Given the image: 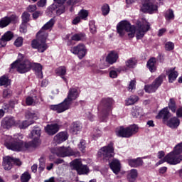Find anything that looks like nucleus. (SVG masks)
<instances>
[{
  "label": "nucleus",
  "instance_id": "53",
  "mask_svg": "<svg viewBox=\"0 0 182 182\" xmlns=\"http://www.w3.org/2000/svg\"><path fill=\"white\" fill-rule=\"evenodd\" d=\"M144 35H146V33H144V31L137 28L136 33V38L137 40L143 39V38H144Z\"/></svg>",
  "mask_w": 182,
  "mask_h": 182
},
{
  "label": "nucleus",
  "instance_id": "46",
  "mask_svg": "<svg viewBox=\"0 0 182 182\" xmlns=\"http://www.w3.org/2000/svg\"><path fill=\"white\" fill-rule=\"evenodd\" d=\"M138 29H139V31H143L146 33L149 32V31H150V25L139 24Z\"/></svg>",
  "mask_w": 182,
  "mask_h": 182
},
{
  "label": "nucleus",
  "instance_id": "62",
  "mask_svg": "<svg viewBox=\"0 0 182 182\" xmlns=\"http://www.w3.org/2000/svg\"><path fill=\"white\" fill-rule=\"evenodd\" d=\"M36 5H30L27 7L28 12H35L36 11Z\"/></svg>",
  "mask_w": 182,
  "mask_h": 182
},
{
  "label": "nucleus",
  "instance_id": "11",
  "mask_svg": "<svg viewBox=\"0 0 182 182\" xmlns=\"http://www.w3.org/2000/svg\"><path fill=\"white\" fill-rule=\"evenodd\" d=\"M141 9L144 14H153L159 9V6L154 4L151 0H144Z\"/></svg>",
  "mask_w": 182,
  "mask_h": 182
},
{
  "label": "nucleus",
  "instance_id": "3",
  "mask_svg": "<svg viewBox=\"0 0 182 182\" xmlns=\"http://www.w3.org/2000/svg\"><path fill=\"white\" fill-rule=\"evenodd\" d=\"M80 93L77 90V87H72L69 89L67 97L58 105H51L49 106V109L53 112L58 113H63L66 110L70 109L72 106V101L76 100L79 97Z\"/></svg>",
  "mask_w": 182,
  "mask_h": 182
},
{
  "label": "nucleus",
  "instance_id": "15",
  "mask_svg": "<svg viewBox=\"0 0 182 182\" xmlns=\"http://www.w3.org/2000/svg\"><path fill=\"white\" fill-rule=\"evenodd\" d=\"M31 48H33V49H37L38 52H40L41 53H43L49 46L47 43H43L38 40L34 39L31 41Z\"/></svg>",
  "mask_w": 182,
  "mask_h": 182
},
{
  "label": "nucleus",
  "instance_id": "39",
  "mask_svg": "<svg viewBox=\"0 0 182 182\" xmlns=\"http://www.w3.org/2000/svg\"><path fill=\"white\" fill-rule=\"evenodd\" d=\"M141 114V108H140V107H134L132 108V116H133V117L137 118V117L140 116Z\"/></svg>",
  "mask_w": 182,
  "mask_h": 182
},
{
  "label": "nucleus",
  "instance_id": "20",
  "mask_svg": "<svg viewBox=\"0 0 182 182\" xmlns=\"http://www.w3.org/2000/svg\"><path fill=\"white\" fill-rule=\"evenodd\" d=\"M14 38V33L12 31L6 32L0 38V48H5L6 46V43L9 42V41H12Z\"/></svg>",
  "mask_w": 182,
  "mask_h": 182
},
{
  "label": "nucleus",
  "instance_id": "18",
  "mask_svg": "<svg viewBox=\"0 0 182 182\" xmlns=\"http://www.w3.org/2000/svg\"><path fill=\"white\" fill-rule=\"evenodd\" d=\"M143 159H146V157H138L136 159H127V163L129 167H134V168H137L139 167H141L144 162L143 161Z\"/></svg>",
  "mask_w": 182,
  "mask_h": 182
},
{
  "label": "nucleus",
  "instance_id": "40",
  "mask_svg": "<svg viewBox=\"0 0 182 182\" xmlns=\"http://www.w3.org/2000/svg\"><path fill=\"white\" fill-rule=\"evenodd\" d=\"M56 75L58 76H65L66 75V67L61 66L55 70Z\"/></svg>",
  "mask_w": 182,
  "mask_h": 182
},
{
  "label": "nucleus",
  "instance_id": "51",
  "mask_svg": "<svg viewBox=\"0 0 182 182\" xmlns=\"http://www.w3.org/2000/svg\"><path fill=\"white\" fill-rule=\"evenodd\" d=\"M79 16L81 19L86 21L87 16H89V13L86 10H81L79 13Z\"/></svg>",
  "mask_w": 182,
  "mask_h": 182
},
{
  "label": "nucleus",
  "instance_id": "56",
  "mask_svg": "<svg viewBox=\"0 0 182 182\" xmlns=\"http://www.w3.org/2000/svg\"><path fill=\"white\" fill-rule=\"evenodd\" d=\"M174 152L178 154H181V153H182V142L176 146Z\"/></svg>",
  "mask_w": 182,
  "mask_h": 182
},
{
  "label": "nucleus",
  "instance_id": "16",
  "mask_svg": "<svg viewBox=\"0 0 182 182\" xmlns=\"http://www.w3.org/2000/svg\"><path fill=\"white\" fill-rule=\"evenodd\" d=\"M171 117V113H170L168 107H166L161 109L158 114L156 116V119H157L158 120H159L160 119H163L164 122H167Z\"/></svg>",
  "mask_w": 182,
  "mask_h": 182
},
{
  "label": "nucleus",
  "instance_id": "26",
  "mask_svg": "<svg viewBox=\"0 0 182 182\" xmlns=\"http://www.w3.org/2000/svg\"><path fill=\"white\" fill-rule=\"evenodd\" d=\"M156 63H157V59H156L154 57L151 58L146 63V67L149 68V70L151 72V73L157 70Z\"/></svg>",
  "mask_w": 182,
  "mask_h": 182
},
{
  "label": "nucleus",
  "instance_id": "52",
  "mask_svg": "<svg viewBox=\"0 0 182 182\" xmlns=\"http://www.w3.org/2000/svg\"><path fill=\"white\" fill-rule=\"evenodd\" d=\"M11 96H12V90H11L9 89H5L3 91V97L4 99H9V97H11Z\"/></svg>",
  "mask_w": 182,
  "mask_h": 182
},
{
  "label": "nucleus",
  "instance_id": "38",
  "mask_svg": "<svg viewBox=\"0 0 182 182\" xmlns=\"http://www.w3.org/2000/svg\"><path fill=\"white\" fill-rule=\"evenodd\" d=\"M101 11L103 16H107L110 12V6L107 4H104L101 7Z\"/></svg>",
  "mask_w": 182,
  "mask_h": 182
},
{
  "label": "nucleus",
  "instance_id": "54",
  "mask_svg": "<svg viewBox=\"0 0 182 182\" xmlns=\"http://www.w3.org/2000/svg\"><path fill=\"white\" fill-rule=\"evenodd\" d=\"M26 119H32L33 120H36V119H38L35 112H31L29 111L26 113Z\"/></svg>",
  "mask_w": 182,
  "mask_h": 182
},
{
  "label": "nucleus",
  "instance_id": "37",
  "mask_svg": "<svg viewBox=\"0 0 182 182\" xmlns=\"http://www.w3.org/2000/svg\"><path fill=\"white\" fill-rule=\"evenodd\" d=\"M53 25H55V19L51 18L48 22H47L41 28V31H48L52 28H53Z\"/></svg>",
  "mask_w": 182,
  "mask_h": 182
},
{
  "label": "nucleus",
  "instance_id": "31",
  "mask_svg": "<svg viewBox=\"0 0 182 182\" xmlns=\"http://www.w3.org/2000/svg\"><path fill=\"white\" fill-rule=\"evenodd\" d=\"M72 41L79 42L80 41H86V34L85 33H78L71 37Z\"/></svg>",
  "mask_w": 182,
  "mask_h": 182
},
{
  "label": "nucleus",
  "instance_id": "34",
  "mask_svg": "<svg viewBox=\"0 0 182 182\" xmlns=\"http://www.w3.org/2000/svg\"><path fill=\"white\" fill-rule=\"evenodd\" d=\"M11 85V80L6 75H3L0 77V86H5L8 87Z\"/></svg>",
  "mask_w": 182,
  "mask_h": 182
},
{
  "label": "nucleus",
  "instance_id": "36",
  "mask_svg": "<svg viewBox=\"0 0 182 182\" xmlns=\"http://www.w3.org/2000/svg\"><path fill=\"white\" fill-rule=\"evenodd\" d=\"M82 164H82V162L79 159H75L70 163V166L73 170H76L77 171Z\"/></svg>",
  "mask_w": 182,
  "mask_h": 182
},
{
  "label": "nucleus",
  "instance_id": "32",
  "mask_svg": "<svg viewBox=\"0 0 182 182\" xmlns=\"http://www.w3.org/2000/svg\"><path fill=\"white\" fill-rule=\"evenodd\" d=\"M90 170L89 169V166L87 165H82L79 169L77 171L78 176H85V174H89Z\"/></svg>",
  "mask_w": 182,
  "mask_h": 182
},
{
  "label": "nucleus",
  "instance_id": "59",
  "mask_svg": "<svg viewBox=\"0 0 182 182\" xmlns=\"http://www.w3.org/2000/svg\"><path fill=\"white\" fill-rule=\"evenodd\" d=\"M26 103L27 106H32V105H33V97H27L26 99Z\"/></svg>",
  "mask_w": 182,
  "mask_h": 182
},
{
  "label": "nucleus",
  "instance_id": "64",
  "mask_svg": "<svg viewBox=\"0 0 182 182\" xmlns=\"http://www.w3.org/2000/svg\"><path fill=\"white\" fill-rule=\"evenodd\" d=\"M80 19L82 18L80 16L75 17L72 21L73 25H77L80 22Z\"/></svg>",
  "mask_w": 182,
  "mask_h": 182
},
{
  "label": "nucleus",
  "instance_id": "33",
  "mask_svg": "<svg viewBox=\"0 0 182 182\" xmlns=\"http://www.w3.org/2000/svg\"><path fill=\"white\" fill-rule=\"evenodd\" d=\"M167 107L171 109L172 113H176L177 110V105L176 104L174 98H170Z\"/></svg>",
  "mask_w": 182,
  "mask_h": 182
},
{
  "label": "nucleus",
  "instance_id": "44",
  "mask_svg": "<svg viewBox=\"0 0 182 182\" xmlns=\"http://www.w3.org/2000/svg\"><path fill=\"white\" fill-rule=\"evenodd\" d=\"M165 19H166V21H171L173 19H174V11H173L172 9H169L168 11V13L165 14Z\"/></svg>",
  "mask_w": 182,
  "mask_h": 182
},
{
  "label": "nucleus",
  "instance_id": "61",
  "mask_svg": "<svg viewBox=\"0 0 182 182\" xmlns=\"http://www.w3.org/2000/svg\"><path fill=\"white\" fill-rule=\"evenodd\" d=\"M3 109L5 113H8V112H9V110L11 109V105H9V103H4Z\"/></svg>",
  "mask_w": 182,
  "mask_h": 182
},
{
  "label": "nucleus",
  "instance_id": "63",
  "mask_svg": "<svg viewBox=\"0 0 182 182\" xmlns=\"http://www.w3.org/2000/svg\"><path fill=\"white\" fill-rule=\"evenodd\" d=\"M15 164L16 166H22V161L19 159L13 158V166Z\"/></svg>",
  "mask_w": 182,
  "mask_h": 182
},
{
  "label": "nucleus",
  "instance_id": "45",
  "mask_svg": "<svg viewBox=\"0 0 182 182\" xmlns=\"http://www.w3.org/2000/svg\"><path fill=\"white\" fill-rule=\"evenodd\" d=\"M126 66L127 68H129V69H133L134 66H136V60L133 58H130L128 60L126 61Z\"/></svg>",
  "mask_w": 182,
  "mask_h": 182
},
{
  "label": "nucleus",
  "instance_id": "6",
  "mask_svg": "<svg viewBox=\"0 0 182 182\" xmlns=\"http://www.w3.org/2000/svg\"><path fill=\"white\" fill-rule=\"evenodd\" d=\"M166 75H160L156 77L151 85H146L144 86V90L146 93H155V92L159 89L161 85H163V80H164Z\"/></svg>",
  "mask_w": 182,
  "mask_h": 182
},
{
  "label": "nucleus",
  "instance_id": "8",
  "mask_svg": "<svg viewBox=\"0 0 182 182\" xmlns=\"http://www.w3.org/2000/svg\"><path fill=\"white\" fill-rule=\"evenodd\" d=\"M132 26L130 22L127 21V20L121 21L117 25V32L120 38H123L126 34V32H129V31H132Z\"/></svg>",
  "mask_w": 182,
  "mask_h": 182
},
{
  "label": "nucleus",
  "instance_id": "17",
  "mask_svg": "<svg viewBox=\"0 0 182 182\" xmlns=\"http://www.w3.org/2000/svg\"><path fill=\"white\" fill-rule=\"evenodd\" d=\"M68 139H69V134H68V132H60L54 136L53 141L56 144H61V143L66 141Z\"/></svg>",
  "mask_w": 182,
  "mask_h": 182
},
{
  "label": "nucleus",
  "instance_id": "12",
  "mask_svg": "<svg viewBox=\"0 0 182 182\" xmlns=\"http://www.w3.org/2000/svg\"><path fill=\"white\" fill-rule=\"evenodd\" d=\"M18 124V121L15 120L14 117H4L1 122V126L3 129L6 130H9L13 126H16Z\"/></svg>",
  "mask_w": 182,
  "mask_h": 182
},
{
  "label": "nucleus",
  "instance_id": "58",
  "mask_svg": "<svg viewBox=\"0 0 182 182\" xmlns=\"http://www.w3.org/2000/svg\"><path fill=\"white\" fill-rule=\"evenodd\" d=\"M128 89L130 92H132V90L134 89H136V80H132L130 81Z\"/></svg>",
  "mask_w": 182,
  "mask_h": 182
},
{
  "label": "nucleus",
  "instance_id": "14",
  "mask_svg": "<svg viewBox=\"0 0 182 182\" xmlns=\"http://www.w3.org/2000/svg\"><path fill=\"white\" fill-rule=\"evenodd\" d=\"M33 66V64L28 60L20 61V64L18 67V73H27V72H29L31 69H32V67Z\"/></svg>",
  "mask_w": 182,
  "mask_h": 182
},
{
  "label": "nucleus",
  "instance_id": "28",
  "mask_svg": "<svg viewBox=\"0 0 182 182\" xmlns=\"http://www.w3.org/2000/svg\"><path fill=\"white\" fill-rule=\"evenodd\" d=\"M82 130V124L80 122H74L70 126V132L73 134H77Z\"/></svg>",
  "mask_w": 182,
  "mask_h": 182
},
{
  "label": "nucleus",
  "instance_id": "48",
  "mask_svg": "<svg viewBox=\"0 0 182 182\" xmlns=\"http://www.w3.org/2000/svg\"><path fill=\"white\" fill-rule=\"evenodd\" d=\"M21 64V60L18 59L16 61L13 62L10 65V70L16 69L18 72V68H19V65Z\"/></svg>",
  "mask_w": 182,
  "mask_h": 182
},
{
  "label": "nucleus",
  "instance_id": "30",
  "mask_svg": "<svg viewBox=\"0 0 182 182\" xmlns=\"http://www.w3.org/2000/svg\"><path fill=\"white\" fill-rule=\"evenodd\" d=\"M48 33L41 30L37 33V39L41 43H46V39L48 38Z\"/></svg>",
  "mask_w": 182,
  "mask_h": 182
},
{
  "label": "nucleus",
  "instance_id": "7",
  "mask_svg": "<svg viewBox=\"0 0 182 182\" xmlns=\"http://www.w3.org/2000/svg\"><path fill=\"white\" fill-rule=\"evenodd\" d=\"M52 154H56L58 157H68L75 156V152L70 147H55L50 149Z\"/></svg>",
  "mask_w": 182,
  "mask_h": 182
},
{
  "label": "nucleus",
  "instance_id": "21",
  "mask_svg": "<svg viewBox=\"0 0 182 182\" xmlns=\"http://www.w3.org/2000/svg\"><path fill=\"white\" fill-rule=\"evenodd\" d=\"M117 59H119V54L117 52L112 50L107 55L105 61L109 65H113L117 62Z\"/></svg>",
  "mask_w": 182,
  "mask_h": 182
},
{
  "label": "nucleus",
  "instance_id": "50",
  "mask_svg": "<svg viewBox=\"0 0 182 182\" xmlns=\"http://www.w3.org/2000/svg\"><path fill=\"white\" fill-rule=\"evenodd\" d=\"M165 49L168 52H171V50H173L174 44L173 43V42H171V41L166 42L165 44Z\"/></svg>",
  "mask_w": 182,
  "mask_h": 182
},
{
  "label": "nucleus",
  "instance_id": "35",
  "mask_svg": "<svg viewBox=\"0 0 182 182\" xmlns=\"http://www.w3.org/2000/svg\"><path fill=\"white\" fill-rule=\"evenodd\" d=\"M33 121L28 122V121H23L20 122L19 121L17 122V124L16 126L18 127V129H26V127H29L31 124H33Z\"/></svg>",
  "mask_w": 182,
  "mask_h": 182
},
{
  "label": "nucleus",
  "instance_id": "43",
  "mask_svg": "<svg viewBox=\"0 0 182 182\" xmlns=\"http://www.w3.org/2000/svg\"><path fill=\"white\" fill-rule=\"evenodd\" d=\"M46 162L45 161V159L43 157L40 158L39 159V167H38V171L40 173H42L43 170H45Z\"/></svg>",
  "mask_w": 182,
  "mask_h": 182
},
{
  "label": "nucleus",
  "instance_id": "2",
  "mask_svg": "<svg viewBox=\"0 0 182 182\" xmlns=\"http://www.w3.org/2000/svg\"><path fill=\"white\" fill-rule=\"evenodd\" d=\"M113 142H110L107 146H103L100 149L97 154L99 157L103 159L104 161H108L111 170L114 174H119L122 168L120 161L114 159V147Z\"/></svg>",
  "mask_w": 182,
  "mask_h": 182
},
{
  "label": "nucleus",
  "instance_id": "49",
  "mask_svg": "<svg viewBox=\"0 0 182 182\" xmlns=\"http://www.w3.org/2000/svg\"><path fill=\"white\" fill-rule=\"evenodd\" d=\"M22 45H23V38L18 37L14 41V46H16V48H21Z\"/></svg>",
  "mask_w": 182,
  "mask_h": 182
},
{
  "label": "nucleus",
  "instance_id": "19",
  "mask_svg": "<svg viewBox=\"0 0 182 182\" xmlns=\"http://www.w3.org/2000/svg\"><path fill=\"white\" fill-rule=\"evenodd\" d=\"M59 124H47V126L45 127V132L48 134V136H55L58 132H59L60 129Z\"/></svg>",
  "mask_w": 182,
  "mask_h": 182
},
{
  "label": "nucleus",
  "instance_id": "60",
  "mask_svg": "<svg viewBox=\"0 0 182 182\" xmlns=\"http://www.w3.org/2000/svg\"><path fill=\"white\" fill-rule=\"evenodd\" d=\"M132 31H128V32H129L128 33V36L129 38H134V33H136V27L132 26Z\"/></svg>",
  "mask_w": 182,
  "mask_h": 182
},
{
  "label": "nucleus",
  "instance_id": "22",
  "mask_svg": "<svg viewBox=\"0 0 182 182\" xmlns=\"http://www.w3.org/2000/svg\"><path fill=\"white\" fill-rule=\"evenodd\" d=\"M3 166L4 170H11L14 167V157L7 156L3 159Z\"/></svg>",
  "mask_w": 182,
  "mask_h": 182
},
{
  "label": "nucleus",
  "instance_id": "9",
  "mask_svg": "<svg viewBox=\"0 0 182 182\" xmlns=\"http://www.w3.org/2000/svg\"><path fill=\"white\" fill-rule=\"evenodd\" d=\"M71 53L77 55L80 59H83L87 54V48L83 43H79L77 46L72 47L70 49Z\"/></svg>",
  "mask_w": 182,
  "mask_h": 182
},
{
  "label": "nucleus",
  "instance_id": "25",
  "mask_svg": "<svg viewBox=\"0 0 182 182\" xmlns=\"http://www.w3.org/2000/svg\"><path fill=\"white\" fill-rule=\"evenodd\" d=\"M168 79L169 83H173L178 77V72L176 71V68H171L168 71Z\"/></svg>",
  "mask_w": 182,
  "mask_h": 182
},
{
  "label": "nucleus",
  "instance_id": "57",
  "mask_svg": "<svg viewBox=\"0 0 182 182\" xmlns=\"http://www.w3.org/2000/svg\"><path fill=\"white\" fill-rule=\"evenodd\" d=\"M32 68H33L35 72L42 71V65H41L40 63H34Z\"/></svg>",
  "mask_w": 182,
  "mask_h": 182
},
{
  "label": "nucleus",
  "instance_id": "1",
  "mask_svg": "<svg viewBox=\"0 0 182 182\" xmlns=\"http://www.w3.org/2000/svg\"><path fill=\"white\" fill-rule=\"evenodd\" d=\"M31 136V139H33L31 141L23 142L18 137L15 136L10 138L9 141H6L4 145L9 150H12L13 151H23L24 150H29V149H36L39 146L41 130H32Z\"/></svg>",
  "mask_w": 182,
  "mask_h": 182
},
{
  "label": "nucleus",
  "instance_id": "5",
  "mask_svg": "<svg viewBox=\"0 0 182 182\" xmlns=\"http://www.w3.org/2000/svg\"><path fill=\"white\" fill-rule=\"evenodd\" d=\"M139 132V127L136 124H132L128 127L121 126L119 128H117L115 130V134L117 137H122L129 139L132 137L133 134H136Z\"/></svg>",
  "mask_w": 182,
  "mask_h": 182
},
{
  "label": "nucleus",
  "instance_id": "27",
  "mask_svg": "<svg viewBox=\"0 0 182 182\" xmlns=\"http://www.w3.org/2000/svg\"><path fill=\"white\" fill-rule=\"evenodd\" d=\"M167 126L171 129H177L180 126V119L177 117H173L168 120Z\"/></svg>",
  "mask_w": 182,
  "mask_h": 182
},
{
  "label": "nucleus",
  "instance_id": "24",
  "mask_svg": "<svg viewBox=\"0 0 182 182\" xmlns=\"http://www.w3.org/2000/svg\"><path fill=\"white\" fill-rule=\"evenodd\" d=\"M137 177H139V172L137 171V169H131L127 173V180L128 182H136Z\"/></svg>",
  "mask_w": 182,
  "mask_h": 182
},
{
  "label": "nucleus",
  "instance_id": "41",
  "mask_svg": "<svg viewBox=\"0 0 182 182\" xmlns=\"http://www.w3.org/2000/svg\"><path fill=\"white\" fill-rule=\"evenodd\" d=\"M31 174H29V172L26 171L24 172L21 176V182H29L31 180Z\"/></svg>",
  "mask_w": 182,
  "mask_h": 182
},
{
  "label": "nucleus",
  "instance_id": "13",
  "mask_svg": "<svg viewBox=\"0 0 182 182\" xmlns=\"http://www.w3.org/2000/svg\"><path fill=\"white\" fill-rule=\"evenodd\" d=\"M18 17L15 14H11L10 16H5L0 20V28H6L10 23H16Z\"/></svg>",
  "mask_w": 182,
  "mask_h": 182
},
{
  "label": "nucleus",
  "instance_id": "10",
  "mask_svg": "<svg viewBox=\"0 0 182 182\" xmlns=\"http://www.w3.org/2000/svg\"><path fill=\"white\" fill-rule=\"evenodd\" d=\"M165 160H166L168 164L176 166V164H178L182 161V155H178L175 151H172L165 156Z\"/></svg>",
  "mask_w": 182,
  "mask_h": 182
},
{
  "label": "nucleus",
  "instance_id": "42",
  "mask_svg": "<svg viewBox=\"0 0 182 182\" xmlns=\"http://www.w3.org/2000/svg\"><path fill=\"white\" fill-rule=\"evenodd\" d=\"M29 18H31V14L28 11H24L21 15L22 23H28Z\"/></svg>",
  "mask_w": 182,
  "mask_h": 182
},
{
  "label": "nucleus",
  "instance_id": "55",
  "mask_svg": "<svg viewBox=\"0 0 182 182\" xmlns=\"http://www.w3.org/2000/svg\"><path fill=\"white\" fill-rule=\"evenodd\" d=\"M20 32L21 33H26V32H28L26 23H22L21 25H20Z\"/></svg>",
  "mask_w": 182,
  "mask_h": 182
},
{
  "label": "nucleus",
  "instance_id": "47",
  "mask_svg": "<svg viewBox=\"0 0 182 182\" xmlns=\"http://www.w3.org/2000/svg\"><path fill=\"white\" fill-rule=\"evenodd\" d=\"M78 148L82 153H85V151H86V141H85V139H82L80 141V144H78Z\"/></svg>",
  "mask_w": 182,
  "mask_h": 182
},
{
  "label": "nucleus",
  "instance_id": "23",
  "mask_svg": "<svg viewBox=\"0 0 182 182\" xmlns=\"http://www.w3.org/2000/svg\"><path fill=\"white\" fill-rule=\"evenodd\" d=\"M55 9H56L57 16H60V15H62V14H65V12L66 11V7L63 4H61L58 7H57L56 5H55V4H53L49 8V11L51 13H53V11H55Z\"/></svg>",
  "mask_w": 182,
  "mask_h": 182
},
{
  "label": "nucleus",
  "instance_id": "29",
  "mask_svg": "<svg viewBox=\"0 0 182 182\" xmlns=\"http://www.w3.org/2000/svg\"><path fill=\"white\" fill-rule=\"evenodd\" d=\"M140 98L137 95H131L128 98L125 100V105L126 106H132L137 103Z\"/></svg>",
  "mask_w": 182,
  "mask_h": 182
},
{
  "label": "nucleus",
  "instance_id": "4",
  "mask_svg": "<svg viewBox=\"0 0 182 182\" xmlns=\"http://www.w3.org/2000/svg\"><path fill=\"white\" fill-rule=\"evenodd\" d=\"M113 105H114V100H113V98L109 97L102 98L97 106L100 122H107L109 114H110L113 110Z\"/></svg>",
  "mask_w": 182,
  "mask_h": 182
}]
</instances>
